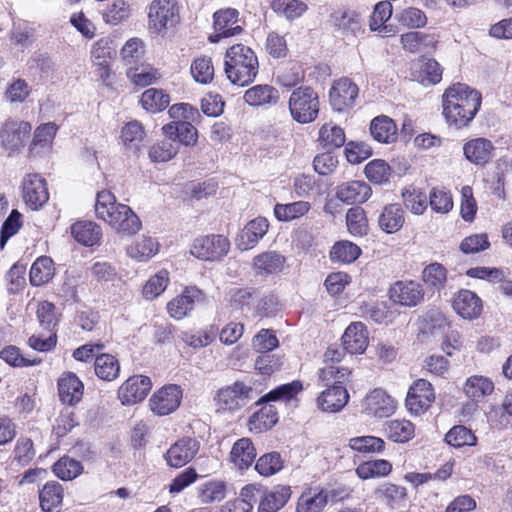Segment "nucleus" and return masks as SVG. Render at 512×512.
<instances>
[{"label": "nucleus", "instance_id": "f257e3e1", "mask_svg": "<svg viewBox=\"0 0 512 512\" xmlns=\"http://www.w3.org/2000/svg\"><path fill=\"white\" fill-rule=\"evenodd\" d=\"M481 94L466 84L456 83L443 94V114L450 126L466 127L481 106Z\"/></svg>", "mask_w": 512, "mask_h": 512}, {"label": "nucleus", "instance_id": "f03ea898", "mask_svg": "<svg viewBox=\"0 0 512 512\" xmlns=\"http://www.w3.org/2000/svg\"><path fill=\"white\" fill-rule=\"evenodd\" d=\"M259 70V62L255 52L243 44H235L227 49L224 71L228 80L243 87L252 83Z\"/></svg>", "mask_w": 512, "mask_h": 512}, {"label": "nucleus", "instance_id": "7ed1b4c3", "mask_svg": "<svg viewBox=\"0 0 512 512\" xmlns=\"http://www.w3.org/2000/svg\"><path fill=\"white\" fill-rule=\"evenodd\" d=\"M259 393L251 381H235L218 390L215 400L221 409L236 411L257 399Z\"/></svg>", "mask_w": 512, "mask_h": 512}, {"label": "nucleus", "instance_id": "20e7f679", "mask_svg": "<svg viewBox=\"0 0 512 512\" xmlns=\"http://www.w3.org/2000/svg\"><path fill=\"white\" fill-rule=\"evenodd\" d=\"M318 94L310 87H299L289 98V110L292 118L299 123L314 121L319 113Z\"/></svg>", "mask_w": 512, "mask_h": 512}, {"label": "nucleus", "instance_id": "39448f33", "mask_svg": "<svg viewBox=\"0 0 512 512\" xmlns=\"http://www.w3.org/2000/svg\"><path fill=\"white\" fill-rule=\"evenodd\" d=\"M179 8L175 0H153L149 7V29L162 33L179 22Z\"/></svg>", "mask_w": 512, "mask_h": 512}, {"label": "nucleus", "instance_id": "423d86ee", "mask_svg": "<svg viewBox=\"0 0 512 512\" xmlns=\"http://www.w3.org/2000/svg\"><path fill=\"white\" fill-rule=\"evenodd\" d=\"M182 390L176 384H169L161 387L149 399L151 411L158 416H166L180 406Z\"/></svg>", "mask_w": 512, "mask_h": 512}, {"label": "nucleus", "instance_id": "0eeeda50", "mask_svg": "<svg viewBox=\"0 0 512 512\" xmlns=\"http://www.w3.org/2000/svg\"><path fill=\"white\" fill-rule=\"evenodd\" d=\"M228 240L221 235H211L196 238L191 246V254L205 261L218 260L227 254Z\"/></svg>", "mask_w": 512, "mask_h": 512}, {"label": "nucleus", "instance_id": "6e6552de", "mask_svg": "<svg viewBox=\"0 0 512 512\" xmlns=\"http://www.w3.org/2000/svg\"><path fill=\"white\" fill-rule=\"evenodd\" d=\"M359 94L358 86L349 78L335 81L329 91V101L334 111L344 112L351 109Z\"/></svg>", "mask_w": 512, "mask_h": 512}, {"label": "nucleus", "instance_id": "1a4fd4ad", "mask_svg": "<svg viewBox=\"0 0 512 512\" xmlns=\"http://www.w3.org/2000/svg\"><path fill=\"white\" fill-rule=\"evenodd\" d=\"M435 394L430 382L418 379L409 388L405 405L414 415L423 414L434 402Z\"/></svg>", "mask_w": 512, "mask_h": 512}, {"label": "nucleus", "instance_id": "9d476101", "mask_svg": "<svg viewBox=\"0 0 512 512\" xmlns=\"http://www.w3.org/2000/svg\"><path fill=\"white\" fill-rule=\"evenodd\" d=\"M425 291L419 282L402 280L395 282L389 289L392 302L405 307H415L424 299Z\"/></svg>", "mask_w": 512, "mask_h": 512}, {"label": "nucleus", "instance_id": "9b49d317", "mask_svg": "<svg viewBox=\"0 0 512 512\" xmlns=\"http://www.w3.org/2000/svg\"><path fill=\"white\" fill-rule=\"evenodd\" d=\"M23 200L33 210L42 207L49 199L45 180L36 173L27 174L22 181Z\"/></svg>", "mask_w": 512, "mask_h": 512}, {"label": "nucleus", "instance_id": "f8f14e48", "mask_svg": "<svg viewBox=\"0 0 512 512\" xmlns=\"http://www.w3.org/2000/svg\"><path fill=\"white\" fill-rule=\"evenodd\" d=\"M152 388L149 377L134 375L129 377L118 389V398L124 405H133L145 399Z\"/></svg>", "mask_w": 512, "mask_h": 512}, {"label": "nucleus", "instance_id": "ddd939ff", "mask_svg": "<svg viewBox=\"0 0 512 512\" xmlns=\"http://www.w3.org/2000/svg\"><path fill=\"white\" fill-rule=\"evenodd\" d=\"M362 406L367 415L386 418L395 412L396 401L385 390L377 388L366 395Z\"/></svg>", "mask_w": 512, "mask_h": 512}, {"label": "nucleus", "instance_id": "4468645a", "mask_svg": "<svg viewBox=\"0 0 512 512\" xmlns=\"http://www.w3.org/2000/svg\"><path fill=\"white\" fill-rule=\"evenodd\" d=\"M204 300V294L200 289L194 286L187 287L181 295L168 302L167 311L172 318L181 320L194 309L197 303H202Z\"/></svg>", "mask_w": 512, "mask_h": 512}, {"label": "nucleus", "instance_id": "2eb2a0df", "mask_svg": "<svg viewBox=\"0 0 512 512\" xmlns=\"http://www.w3.org/2000/svg\"><path fill=\"white\" fill-rule=\"evenodd\" d=\"M215 36H210L211 42H218L222 37H232L242 32L239 12L233 8L219 10L214 13Z\"/></svg>", "mask_w": 512, "mask_h": 512}, {"label": "nucleus", "instance_id": "dca6fc26", "mask_svg": "<svg viewBox=\"0 0 512 512\" xmlns=\"http://www.w3.org/2000/svg\"><path fill=\"white\" fill-rule=\"evenodd\" d=\"M31 125L25 121H7L2 131V146L9 155L19 151L31 132Z\"/></svg>", "mask_w": 512, "mask_h": 512}, {"label": "nucleus", "instance_id": "f3484780", "mask_svg": "<svg viewBox=\"0 0 512 512\" xmlns=\"http://www.w3.org/2000/svg\"><path fill=\"white\" fill-rule=\"evenodd\" d=\"M199 450V443L192 438H182L174 443L165 454L169 466L180 468L190 462Z\"/></svg>", "mask_w": 512, "mask_h": 512}, {"label": "nucleus", "instance_id": "a211bd4d", "mask_svg": "<svg viewBox=\"0 0 512 512\" xmlns=\"http://www.w3.org/2000/svg\"><path fill=\"white\" fill-rule=\"evenodd\" d=\"M269 228L267 219L257 217L249 221L236 237V246L247 251L254 248L260 239L264 237Z\"/></svg>", "mask_w": 512, "mask_h": 512}, {"label": "nucleus", "instance_id": "6ab92c4d", "mask_svg": "<svg viewBox=\"0 0 512 512\" xmlns=\"http://www.w3.org/2000/svg\"><path fill=\"white\" fill-rule=\"evenodd\" d=\"M342 345L350 354H363L368 345V331L362 322H352L342 335Z\"/></svg>", "mask_w": 512, "mask_h": 512}, {"label": "nucleus", "instance_id": "aec40b11", "mask_svg": "<svg viewBox=\"0 0 512 512\" xmlns=\"http://www.w3.org/2000/svg\"><path fill=\"white\" fill-rule=\"evenodd\" d=\"M494 150L493 143L482 137L471 139L463 146L465 158L478 166L486 165L492 159Z\"/></svg>", "mask_w": 512, "mask_h": 512}, {"label": "nucleus", "instance_id": "412c9836", "mask_svg": "<svg viewBox=\"0 0 512 512\" xmlns=\"http://www.w3.org/2000/svg\"><path fill=\"white\" fill-rule=\"evenodd\" d=\"M437 42L435 34L423 32H407L400 37L402 48L409 53H431Z\"/></svg>", "mask_w": 512, "mask_h": 512}, {"label": "nucleus", "instance_id": "4be33fe9", "mask_svg": "<svg viewBox=\"0 0 512 512\" xmlns=\"http://www.w3.org/2000/svg\"><path fill=\"white\" fill-rule=\"evenodd\" d=\"M371 193V187L359 180L342 183L336 188V197L347 204L364 203Z\"/></svg>", "mask_w": 512, "mask_h": 512}, {"label": "nucleus", "instance_id": "5701e85b", "mask_svg": "<svg viewBox=\"0 0 512 512\" xmlns=\"http://www.w3.org/2000/svg\"><path fill=\"white\" fill-rule=\"evenodd\" d=\"M348 401L349 394L346 388L340 385H333L319 395L317 405L324 412L335 413L341 411Z\"/></svg>", "mask_w": 512, "mask_h": 512}, {"label": "nucleus", "instance_id": "b1692460", "mask_svg": "<svg viewBox=\"0 0 512 512\" xmlns=\"http://www.w3.org/2000/svg\"><path fill=\"white\" fill-rule=\"evenodd\" d=\"M453 308L464 319H475L482 312L481 299L470 290H460L454 297Z\"/></svg>", "mask_w": 512, "mask_h": 512}, {"label": "nucleus", "instance_id": "393cba45", "mask_svg": "<svg viewBox=\"0 0 512 512\" xmlns=\"http://www.w3.org/2000/svg\"><path fill=\"white\" fill-rule=\"evenodd\" d=\"M84 385L72 372L64 373L58 380L60 400L68 405L78 403L83 396Z\"/></svg>", "mask_w": 512, "mask_h": 512}, {"label": "nucleus", "instance_id": "a878e982", "mask_svg": "<svg viewBox=\"0 0 512 512\" xmlns=\"http://www.w3.org/2000/svg\"><path fill=\"white\" fill-rule=\"evenodd\" d=\"M291 497L290 487L278 485L272 489L264 488L262 497L259 501L258 512H277Z\"/></svg>", "mask_w": 512, "mask_h": 512}, {"label": "nucleus", "instance_id": "bb28decb", "mask_svg": "<svg viewBox=\"0 0 512 512\" xmlns=\"http://www.w3.org/2000/svg\"><path fill=\"white\" fill-rule=\"evenodd\" d=\"M257 456L253 442L249 438L238 439L232 446L229 461L238 470L248 469Z\"/></svg>", "mask_w": 512, "mask_h": 512}, {"label": "nucleus", "instance_id": "cd10ccee", "mask_svg": "<svg viewBox=\"0 0 512 512\" xmlns=\"http://www.w3.org/2000/svg\"><path fill=\"white\" fill-rule=\"evenodd\" d=\"M328 504L326 489L315 487L305 489L296 503V512H323Z\"/></svg>", "mask_w": 512, "mask_h": 512}, {"label": "nucleus", "instance_id": "c85d7f7f", "mask_svg": "<svg viewBox=\"0 0 512 512\" xmlns=\"http://www.w3.org/2000/svg\"><path fill=\"white\" fill-rule=\"evenodd\" d=\"M188 121H172L162 127L164 136L172 137L185 146H193L197 142V129Z\"/></svg>", "mask_w": 512, "mask_h": 512}, {"label": "nucleus", "instance_id": "c756f323", "mask_svg": "<svg viewBox=\"0 0 512 512\" xmlns=\"http://www.w3.org/2000/svg\"><path fill=\"white\" fill-rule=\"evenodd\" d=\"M117 209V213L109 219L108 224L119 233L129 235L137 233L141 227L138 216L125 204Z\"/></svg>", "mask_w": 512, "mask_h": 512}, {"label": "nucleus", "instance_id": "7c9ffc66", "mask_svg": "<svg viewBox=\"0 0 512 512\" xmlns=\"http://www.w3.org/2000/svg\"><path fill=\"white\" fill-rule=\"evenodd\" d=\"M228 494V483L222 479H210L198 486V498L202 504L223 501Z\"/></svg>", "mask_w": 512, "mask_h": 512}, {"label": "nucleus", "instance_id": "2f4dec72", "mask_svg": "<svg viewBox=\"0 0 512 512\" xmlns=\"http://www.w3.org/2000/svg\"><path fill=\"white\" fill-rule=\"evenodd\" d=\"M404 222V210L397 203L386 205L378 217L380 229L388 234L399 231Z\"/></svg>", "mask_w": 512, "mask_h": 512}, {"label": "nucleus", "instance_id": "473e14b6", "mask_svg": "<svg viewBox=\"0 0 512 512\" xmlns=\"http://www.w3.org/2000/svg\"><path fill=\"white\" fill-rule=\"evenodd\" d=\"M286 258L277 251L258 254L253 260L257 274H276L283 270Z\"/></svg>", "mask_w": 512, "mask_h": 512}, {"label": "nucleus", "instance_id": "72a5a7b5", "mask_svg": "<svg viewBox=\"0 0 512 512\" xmlns=\"http://www.w3.org/2000/svg\"><path fill=\"white\" fill-rule=\"evenodd\" d=\"M463 391L469 399L479 402L494 391V383L488 377L474 375L465 381Z\"/></svg>", "mask_w": 512, "mask_h": 512}, {"label": "nucleus", "instance_id": "f704fd0d", "mask_svg": "<svg viewBox=\"0 0 512 512\" xmlns=\"http://www.w3.org/2000/svg\"><path fill=\"white\" fill-rule=\"evenodd\" d=\"M370 132L372 137L380 143H393L397 139V127L388 116L381 115L371 121Z\"/></svg>", "mask_w": 512, "mask_h": 512}, {"label": "nucleus", "instance_id": "c9c22d12", "mask_svg": "<svg viewBox=\"0 0 512 512\" xmlns=\"http://www.w3.org/2000/svg\"><path fill=\"white\" fill-rule=\"evenodd\" d=\"M71 233L77 242L85 246L97 244L102 236L100 226L92 221H78L74 223L71 226Z\"/></svg>", "mask_w": 512, "mask_h": 512}, {"label": "nucleus", "instance_id": "e433bc0d", "mask_svg": "<svg viewBox=\"0 0 512 512\" xmlns=\"http://www.w3.org/2000/svg\"><path fill=\"white\" fill-rule=\"evenodd\" d=\"M279 99V93L271 85H255L244 93V101L249 106H262L266 104H275Z\"/></svg>", "mask_w": 512, "mask_h": 512}, {"label": "nucleus", "instance_id": "4c0bfd02", "mask_svg": "<svg viewBox=\"0 0 512 512\" xmlns=\"http://www.w3.org/2000/svg\"><path fill=\"white\" fill-rule=\"evenodd\" d=\"M94 371L98 378L111 382L119 376L120 363L115 356L102 353L94 360Z\"/></svg>", "mask_w": 512, "mask_h": 512}, {"label": "nucleus", "instance_id": "58836bf2", "mask_svg": "<svg viewBox=\"0 0 512 512\" xmlns=\"http://www.w3.org/2000/svg\"><path fill=\"white\" fill-rule=\"evenodd\" d=\"M158 250L159 244L156 239L142 236L127 247V254L137 261H147L155 256Z\"/></svg>", "mask_w": 512, "mask_h": 512}, {"label": "nucleus", "instance_id": "ea45409f", "mask_svg": "<svg viewBox=\"0 0 512 512\" xmlns=\"http://www.w3.org/2000/svg\"><path fill=\"white\" fill-rule=\"evenodd\" d=\"M331 25L338 28L343 34H355L360 30V20L356 12L349 9H339L330 15Z\"/></svg>", "mask_w": 512, "mask_h": 512}, {"label": "nucleus", "instance_id": "a19ab883", "mask_svg": "<svg viewBox=\"0 0 512 512\" xmlns=\"http://www.w3.org/2000/svg\"><path fill=\"white\" fill-rule=\"evenodd\" d=\"M55 274L53 260L48 256L37 258L30 269V283L33 286H41L48 283Z\"/></svg>", "mask_w": 512, "mask_h": 512}, {"label": "nucleus", "instance_id": "79ce46f5", "mask_svg": "<svg viewBox=\"0 0 512 512\" xmlns=\"http://www.w3.org/2000/svg\"><path fill=\"white\" fill-rule=\"evenodd\" d=\"M40 506L45 512L58 510L63 501V488L58 482L47 483L39 492Z\"/></svg>", "mask_w": 512, "mask_h": 512}, {"label": "nucleus", "instance_id": "37998d69", "mask_svg": "<svg viewBox=\"0 0 512 512\" xmlns=\"http://www.w3.org/2000/svg\"><path fill=\"white\" fill-rule=\"evenodd\" d=\"M376 499L390 508H395L407 496L406 488L390 482L381 483L374 490Z\"/></svg>", "mask_w": 512, "mask_h": 512}, {"label": "nucleus", "instance_id": "c03bdc74", "mask_svg": "<svg viewBox=\"0 0 512 512\" xmlns=\"http://www.w3.org/2000/svg\"><path fill=\"white\" fill-rule=\"evenodd\" d=\"M126 75L132 84L139 87L151 85L159 78L157 69L144 62L129 67Z\"/></svg>", "mask_w": 512, "mask_h": 512}, {"label": "nucleus", "instance_id": "a18cd8bd", "mask_svg": "<svg viewBox=\"0 0 512 512\" xmlns=\"http://www.w3.org/2000/svg\"><path fill=\"white\" fill-rule=\"evenodd\" d=\"M385 433L394 442L405 443L413 438L415 427L409 420L394 419L385 423Z\"/></svg>", "mask_w": 512, "mask_h": 512}, {"label": "nucleus", "instance_id": "49530a36", "mask_svg": "<svg viewBox=\"0 0 512 512\" xmlns=\"http://www.w3.org/2000/svg\"><path fill=\"white\" fill-rule=\"evenodd\" d=\"M311 209L308 201H295L292 203H277L274 206V215L279 221L289 222L306 215Z\"/></svg>", "mask_w": 512, "mask_h": 512}, {"label": "nucleus", "instance_id": "de8ad7c7", "mask_svg": "<svg viewBox=\"0 0 512 512\" xmlns=\"http://www.w3.org/2000/svg\"><path fill=\"white\" fill-rule=\"evenodd\" d=\"M123 205L124 204L116 203V198L110 191H100L97 193L95 203L96 216L108 224L109 219H112V217L117 213V207Z\"/></svg>", "mask_w": 512, "mask_h": 512}, {"label": "nucleus", "instance_id": "09e8293b", "mask_svg": "<svg viewBox=\"0 0 512 512\" xmlns=\"http://www.w3.org/2000/svg\"><path fill=\"white\" fill-rule=\"evenodd\" d=\"M179 150L178 142L172 137L165 136L149 149V158L153 162H167L174 158Z\"/></svg>", "mask_w": 512, "mask_h": 512}, {"label": "nucleus", "instance_id": "8fccbe9b", "mask_svg": "<svg viewBox=\"0 0 512 512\" xmlns=\"http://www.w3.org/2000/svg\"><path fill=\"white\" fill-rule=\"evenodd\" d=\"M392 464L384 459H377L361 463L356 468V474L359 478L367 480L370 478L384 477L391 473Z\"/></svg>", "mask_w": 512, "mask_h": 512}, {"label": "nucleus", "instance_id": "3c124183", "mask_svg": "<svg viewBox=\"0 0 512 512\" xmlns=\"http://www.w3.org/2000/svg\"><path fill=\"white\" fill-rule=\"evenodd\" d=\"M278 421L276 409L272 405L264 406L249 419L251 431L262 432L272 428Z\"/></svg>", "mask_w": 512, "mask_h": 512}, {"label": "nucleus", "instance_id": "603ef678", "mask_svg": "<svg viewBox=\"0 0 512 512\" xmlns=\"http://www.w3.org/2000/svg\"><path fill=\"white\" fill-rule=\"evenodd\" d=\"M319 142L328 151L339 148L345 143V133L337 125L332 123L324 124L319 131Z\"/></svg>", "mask_w": 512, "mask_h": 512}, {"label": "nucleus", "instance_id": "864d4df0", "mask_svg": "<svg viewBox=\"0 0 512 512\" xmlns=\"http://www.w3.org/2000/svg\"><path fill=\"white\" fill-rule=\"evenodd\" d=\"M272 10L288 20H294L301 17L308 9L305 2L301 0H273L271 2Z\"/></svg>", "mask_w": 512, "mask_h": 512}, {"label": "nucleus", "instance_id": "5fc2aeb1", "mask_svg": "<svg viewBox=\"0 0 512 512\" xmlns=\"http://www.w3.org/2000/svg\"><path fill=\"white\" fill-rule=\"evenodd\" d=\"M422 279L429 288L440 291L447 282V269L438 262L431 263L424 268Z\"/></svg>", "mask_w": 512, "mask_h": 512}, {"label": "nucleus", "instance_id": "6e6d98bb", "mask_svg": "<svg viewBox=\"0 0 512 512\" xmlns=\"http://www.w3.org/2000/svg\"><path fill=\"white\" fill-rule=\"evenodd\" d=\"M57 130L58 126L53 122H48L37 127L30 145L31 152L38 153V149L49 148L56 136Z\"/></svg>", "mask_w": 512, "mask_h": 512}, {"label": "nucleus", "instance_id": "4d7b16f0", "mask_svg": "<svg viewBox=\"0 0 512 512\" xmlns=\"http://www.w3.org/2000/svg\"><path fill=\"white\" fill-rule=\"evenodd\" d=\"M445 441L455 448H461L463 446H475L477 437L467 427L456 425L447 432Z\"/></svg>", "mask_w": 512, "mask_h": 512}, {"label": "nucleus", "instance_id": "13d9d810", "mask_svg": "<svg viewBox=\"0 0 512 512\" xmlns=\"http://www.w3.org/2000/svg\"><path fill=\"white\" fill-rule=\"evenodd\" d=\"M169 272L165 269L160 270L151 276L143 287V296L147 300H153L161 295L169 284Z\"/></svg>", "mask_w": 512, "mask_h": 512}, {"label": "nucleus", "instance_id": "bf43d9fd", "mask_svg": "<svg viewBox=\"0 0 512 512\" xmlns=\"http://www.w3.org/2000/svg\"><path fill=\"white\" fill-rule=\"evenodd\" d=\"M392 11V4L389 1L377 3L371 16L370 28L374 31L379 30L384 33V35H388L392 32V29L384 25V23L390 19Z\"/></svg>", "mask_w": 512, "mask_h": 512}, {"label": "nucleus", "instance_id": "052dcab7", "mask_svg": "<svg viewBox=\"0 0 512 512\" xmlns=\"http://www.w3.org/2000/svg\"><path fill=\"white\" fill-rule=\"evenodd\" d=\"M53 472L58 478L68 481L79 476L83 472V466L80 461L65 456L53 465Z\"/></svg>", "mask_w": 512, "mask_h": 512}, {"label": "nucleus", "instance_id": "680f3d73", "mask_svg": "<svg viewBox=\"0 0 512 512\" xmlns=\"http://www.w3.org/2000/svg\"><path fill=\"white\" fill-rule=\"evenodd\" d=\"M145 132L140 122L134 120L128 122L121 131L123 144L131 150H138L144 140Z\"/></svg>", "mask_w": 512, "mask_h": 512}, {"label": "nucleus", "instance_id": "e2e57ef3", "mask_svg": "<svg viewBox=\"0 0 512 512\" xmlns=\"http://www.w3.org/2000/svg\"><path fill=\"white\" fill-rule=\"evenodd\" d=\"M190 69L192 77L198 83L208 84L213 80L214 66L208 56H200L194 59Z\"/></svg>", "mask_w": 512, "mask_h": 512}, {"label": "nucleus", "instance_id": "0e129e2a", "mask_svg": "<svg viewBox=\"0 0 512 512\" xmlns=\"http://www.w3.org/2000/svg\"><path fill=\"white\" fill-rule=\"evenodd\" d=\"M303 389V385L300 381H292L291 383L283 384L273 389L266 395L258 398L256 400V404H261L263 402L276 401L280 399L289 400L293 398L296 394H298Z\"/></svg>", "mask_w": 512, "mask_h": 512}, {"label": "nucleus", "instance_id": "69168bd1", "mask_svg": "<svg viewBox=\"0 0 512 512\" xmlns=\"http://www.w3.org/2000/svg\"><path fill=\"white\" fill-rule=\"evenodd\" d=\"M140 101L145 110L157 112L165 109L170 99L162 90L150 88L143 92Z\"/></svg>", "mask_w": 512, "mask_h": 512}, {"label": "nucleus", "instance_id": "338daca9", "mask_svg": "<svg viewBox=\"0 0 512 512\" xmlns=\"http://www.w3.org/2000/svg\"><path fill=\"white\" fill-rule=\"evenodd\" d=\"M360 253L361 250L356 244L350 241H341L332 247L330 256L332 261L352 263L359 257Z\"/></svg>", "mask_w": 512, "mask_h": 512}, {"label": "nucleus", "instance_id": "774afa93", "mask_svg": "<svg viewBox=\"0 0 512 512\" xmlns=\"http://www.w3.org/2000/svg\"><path fill=\"white\" fill-rule=\"evenodd\" d=\"M346 224L348 231L354 236H363L368 232L365 212L359 206L352 207L347 211Z\"/></svg>", "mask_w": 512, "mask_h": 512}]
</instances>
